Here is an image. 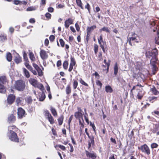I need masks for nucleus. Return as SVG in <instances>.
Returning <instances> with one entry per match:
<instances>
[{
  "label": "nucleus",
  "mask_w": 159,
  "mask_h": 159,
  "mask_svg": "<svg viewBox=\"0 0 159 159\" xmlns=\"http://www.w3.org/2000/svg\"><path fill=\"white\" fill-rule=\"evenodd\" d=\"M29 81L30 83L35 87H36V86L38 83V81L34 78H30Z\"/></svg>",
  "instance_id": "obj_12"
},
{
  "label": "nucleus",
  "mask_w": 159,
  "mask_h": 159,
  "mask_svg": "<svg viewBox=\"0 0 159 159\" xmlns=\"http://www.w3.org/2000/svg\"><path fill=\"white\" fill-rule=\"evenodd\" d=\"M159 37L158 36L155 38V43L156 44H159V42L158 41Z\"/></svg>",
  "instance_id": "obj_62"
},
{
  "label": "nucleus",
  "mask_w": 159,
  "mask_h": 159,
  "mask_svg": "<svg viewBox=\"0 0 159 159\" xmlns=\"http://www.w3.org/2000/svg\"><path fill=\"white\" fill-rule=\"evenodd\" d=\"M45 16L47 18L50 19L51 16V15L49 13H47L45 14Z\"/></svg>",
  "instance_id": "obj_53"
},
{
  "label": "nucleus",
  "mask_w": 159,
  "mask_h": 159,
  "mask_svg": "<svg viewBox=\"0 0 159 159\" xmlns=\"http://www.w3.org/2000/svg\"><path fill=\"white\" fill-rule=\"evenodd\" d=\"M157 68L155 66V65L153 66V68L152 70H153V74H155L157 70Z\"/></svg>",
  "instance_id": "obj_54"
},
{
  "label": "nucleus",
  "mask_w": 159,
  "mask_h": 159,
  "mask_svg": "<svg viewBox=\"0 0 159 159\" xmlns=\"http://www.w3.org/2000/svg\"><path fill=\"white\" fill-rule=\"evenodd\" d=\"M73 20L70 18L66 20L65 22V26L66 28H68L70 25L72 24L73 23Z\"/></svg>",
  "instance_id": "obj_10"
},
{
  "label": "nucleus",
  "mask_w": 159,
  "mask_h": 159,
  "mask_svg": "<svg viewBox=\"0 0 159 159\" xmlns=\"http://www.w3.org/2000/svg\"><path fill=\"white\" fill-rule=\"evenodd\" d=\"M72 116H70V117L69 120H68V124L69 126L70 125V123L71 121L72 120Z\"/></svg>",
  "instance_id": "obj_63"
},
{
  "label": "nucleus",
  "mask_w": 159,
  "mask_h": 159,
  "mask_svg": "<svg viewBox=\"0 0 159 159\" xmlns=\"http://www.w3.org/2000/svg\"><path fill=\"white\" fill-rule=\"evenodd\" d=\"M79 111L75 113V116L76 118L80 119L81 118L82 122L84 121L83 118V114L82 113V110L80 108H79Z\"/></svg>",
  "instance_id": "obj_7"
},
{
  "label": "nucleus",
  "mask_w": 159,
  "mask_h": 159,
  "mask_svg": "<svg viewBox=\"0 0 159 159\" xmlns=\"http://www.w3.org/2000/svg\"><path fill=\"white\" fill-rule=\"evenodd\" d=\"M23 70L26 77L29 78L30 75L29 71L25 68H23Z\"/></svg>",
  "instance_id": "obj_23"
},
{
  "label": "nucleus",
  "mask_w": 159,
  "mask_h": 159,
  "mask_svg": "<svg viewBox=\"0 0 159 159\" xmlns=\"http://www.w3.org/2000/svg\"><path fill=\"white\" fill-rule=\"evenodd\" d=\"M53 10V8L52 7H49L48 8V11L50 12H52Z\"/></svg>",
  "instance_id": "obj_59"
},
{
  "label": "nucleus",
  "mask_w": 159,
  "mask_h": 159,
  "mask_svg": "<svg viewBox=\"0 0 159 159\" xmlns=\"http://www.w3.org/2000/svg\"><path fill=\"white\" fill-rule=\"evenodd\" d=\"M7 136L9 139L11 141L16 142H19V139L17 134L15 132H8Z\"/></svg>",
  "instance_id": "obj_3"
},
{
  "label": "nucleus",
  "mask_w": 159,
  "mask_h": 159,
  "mask_svg": "<svg viewBox=\"0 0 159 159\" xmlns=\"http://www.w3.org/2000/svg\"><path fill=\"white\" fill-rule=\"evenodd\" d=\"M33 66L36 70L39 69L40 68L35 63H33Z\"/></svg>",
  "instance_id": "obj_52"
},
{
  "label": "nucleus",
  "mask_w": 159,
  "mask_h": 159,
  "mask_svg": "<svg viewBox=\"0 0 159 159\" xmlns=\"http://www.w3.org/2000/svg\"><path fill=\"white\" fill-rule=\"evenodd\" d=\"M158 53L157 49L156 48H155L151 51L146 52L145 55L147 57L150 58L152 57V59L154 60V61H156L157 60V57Z\"/></svg>",
  "instance_id": "obj_1"
},
{
  "label": "nucleus",
  "mask_w": 159,
  "mask_h": 159,
  "mask_svg": "<svg viewBox=\"0 0 159 159\" xmlns=\"http://www.w3.org/2000/svg\"><path fill=\"white\" fill-rule=\"evenodd\" d=\"M158 146V145L155 143H153L151 144V147L152 149L156 148Z\"/></svg>",
  "instance_id": "obj_40"
},
{
  "label": "nucleus",
  "mask_w": 159,
  "mask_h": 159,
  "mask_svg": "<svg viewBox=\"0 0 159 159\" xmlns=\"http://www.w3.org/2000/svg\"><path fill=\"white\" fill-rule=\"evenodd\" d=\"M66 92L67 94H69L71 91V89L70 86L69 85H68L66 88Z\"/></svg>",
  "instance_id": "obj_35"
},
{
  "label": "nucleus",
  "mask_w": 159,
  "mask_h": 159,
  "mask_svg": "<svg viewBox=\"0 0 159 159\" xmlns=\"http://www.w3.org/2000/svg\"><path fill=\"white\" fill-rule=\"evenodd\" d=\"M37 7L36 6H31L27 8L26 9L27 11H35L37 9Z\"/></svg>",
  "instance_id": "obj_25"
},
{
  "label": "nucleus",
  "mask_w": 159,
  "mask_h": 159,
  "mask_svg": "<svg viewBox=\"0 0 159 159\" xmlns=\"http://www.w3.org/2000/svg\"><path fill=\"white\" fill-rule=\"evenodd\" d=\"M26 101L28 103H31L32 102V100L31 97H29L27 98L26 99Z\"/></svg>",
  "instance_id": "obj_39"
},
{
  "label": "nucleus",
  "mask_w": 159,
  "mask_h": 159,
  "mask_svg": "<svg viewBox=\"0 0 159 159\" xmlns=\"http://www.w3.org/2000/svg\"><path fill=\"white\" fill-rule=\"evenodd\" d=\"M21 99H22V98H20L19 97L17 98L16 102L17 105H19V104L21 101Z\"/></svg>",
  "instance_id": "obj_44"
},
{
  "label": "nucleus",
  "mask_w": 159,
  "mask_h": 159,
  "mask_svg": "<svg viewBox=\"0 0 159 159\" xmlns=\"http://www.w3.org/2000/svg\"><path fill=\"white\" fill-rule=\"evenodd\" d=\"M48 43H49L48 40L47 39H46L45 40V42H44V44H45V45H46V46H48Z\"/></svg>",
  "instance_id": "obj_61"
},
{
  "label": "nucleus",
  "mask_w": 159,
  "mask_h": 159,
  "mask_svg": "<svg viewBox=\"0 0 159 159\" xmlns=\"http://www.w3.org/2000/svg\"><path fill=\"white\" fill-rule=\"evenodd\" d=\"M75 28H76V30L78 31H79L80 30V28L79 26V25H78V24L77 23H76L75 24Z\"/></svg>",
  "instance_id": "obj_55"
},
{
  "label": "nucleus",
  "mask_w": 159,
  "mask_h": 159,
  "mask_svg": "<svg viewBox=\"0 0 159 159\" xmlns=\"http://www.w3.org/2000/svg\"><path fill=\"white\" fill-rule=\"evenodd\" d=\"M80 83L84 85L85 86H88V84L86 83L82 79H80Z\"/></svg>",
  "instance_id": "obj_41"
},
{
  "label": "nucleus",
  "mask_w": 159,
  "mask_h": 159,
  "mask_svg": "<svg viewBox=\"0 0 159 159\" xmlns=\"http://www.w3.org/2000/svg\"><path fill=\"white\" fill-rule=\"evenodd\" d=\"M20 3H22L21 1H20L18 0H15L14 1V3L15 4L18 5L19 4H20Z\"/></svg>",
  "instance_id": "obj_48"
},
{
  "label": "nucleus",
  "mask_w": 159,
  "mask_h": 159,
  "mask_svg": "<svg viewBox=\"0 0 159 159\" xmlns=\"http://www.w3.org/2000/svg\"><path fill=\"white\" fill-rule=\"evenodd\" d=\"M6 57L7 60L8 61H11L12 60V56L10 52H8L7 54Z\"/></svg>",
  "instance_id": "obj_22"
},
{
  "label": "nucleus",
  "mask_w": 159,
  "mask_h": 159,
  "mask_svg": "<svg viewBox=\"0 0 159 159\" xmlns=\"http://www.w3.org/2000/svg\"><path fill=\"white\" fill-rule=\"evenodd\" d=\"M47 118L49 121L50 122V124H52L54 123V121L52 115H50V116L47 117Z\"/></svg>",
  "instance_id": "obj_26"
},
{
  "label": "nucleus",
  "mask_w": 159,
  "mask_h": 159,
  "mask_svg": "<svg viewBox=\"0 0 159 159\" xmlns=\"http://www.w3.org/2000/svg\"><path fill=\"white\" fill-rule=\"evenodd\" d=\"M37 71H38V75L39 76H42L43 75V72L40 68L37 70Z\"/></svg>",
  "instance_id": "obj_46"
},
{
  "label": "nucleus",
  "mask_w": 159,
  "mask_h": 159,
  "mask_svg": "<svg viewBox=\"0 0 159 159\" xmlns=\"http://www.w3.org/2000/svg\"><path fill=\"white\" fill-rule=\"evenodd\" d=\"M152 93L154 95H156L158 94V91L156 90V89L155 87H154V88L152 89Z\"/></svg>",
  "instance_id": "obj_43"
},
{
  "label": "nucleus",
  "mask_w": 159,
  "mask_h": 159,
  "mask_svg": "<svg viewBox=\"0 0 159 159\" xmlns=\"http://www.w3.org/2000/svg\"><path fill=\"white\" fill-rule=\"evenodd\" d=\"M78 85V82L77 81L75 80L74 81L73 86L74 89H76Z\"/></svg>",
  "instance_id": "obj_45"
},
{
  "label": "nucleus",
  "mask_w": 159,
  "mask_h": 159,
  "mask_svg": "<svg viewBox=\"0 0 159 159\" xmlns=\"http://www.w3.org/2000/svg\"><path fill=\"white\" fill-rule=\"evenodd\" d=\"M55 39V37L53 35H51L49 37V40L50 41L52 42Z\"/></svg>",
  "instance_id": "obj_51"
},
{
  "label": "nucleus",
  "mask_w": 159,
  "mask_h": 159,
  "mask_svg": "<svg viewBox=\"0 0 159 159\" xmlns=\"http://www.w3.org/2000/svg\"><path fill=\"white\" fill-rule=\"evenodd\" d=\"M96 84L98 85L99 86L100 88H101L102 84L99 80H97L96 82Z\"/></svg>",
  "instance_id": "obj_49"
},
{
  "label": "nucleus",
  "mask_w": 159,
  "mask_h": 159,
  "mask_svg": "<svg viewBox=\"0 0 159 159\" xmlns=\"http://www.w3.org/2000/svg\"><path fill=\"white\" fill-rule=\"evenodd\" d=\"M104 62L106 64V65H107V70H108V69L109 68V66H110V63H107L106 62V59H105L104 60Z\"/></svg>",
  "instance_id": "obj_60"
},
{
  "label": "nucleus",
  "mask_w": 159,
  "mask_h": 159,
  "mask_svg": "<svg viewBox=\"0 0 159 159\" xmlns=\"http://www.w3.org/2000/svg\"><path fill=\"white\" fill-rule=\"evenodd\" d=\"M44 115L46 117H48L51 115V114L49 113V111L47 110H45L44 111Z\"/></svg>",
  "instance_id": "obj_34"
},
{
  "label": "nucleus",
  "mask_w": 159,
  "mask_h": 159,
  "mask_svg": "<svg viewBox=\"0 0 159 159\" xmlns=\"http://www.w3.org/2000/svg\"><path fill=\"white\" fill-rule=\"evenodd\" d=\"M15 96L13 94L9 95L7 98V101L8 104H11L15 101Z\"/></svg>",
  "instance_id": "obj_8"
},
{
  "label": "nucleus",
  "mask_w": 159,
  "mask_h": 159,
  "mask_svg": "<svg viewBox=\"0 0 159 159\" xmlns=\"http://www.w3.org/2000/svg\"><path fill=\"white\" fill-rule=\"evenodd\" d=\"M90 5L88 3H87V5L85 6V8H87L89 12L90 11Z\"/></svg>",
  "instance_id": "obj_58"
},
{
  "label": "nucleus",
  "mask_w": 159,
  "mask_h": 159,
  "mask_svg": "<svg viewBox=\"0 0 159 159\" xmlns=\"http://www.w3.org/2000/svg\"><path fill=\"white\" fill-rule=\"evenodd\" d=\"M96 28V26L95 25H93L90 27H88L87 29V34H89L95 28Z\"/></svg>",
  "instance_id": "obj_18"
},
{
  "label": "nucleus",
  "mask_w": 159,
  "mask_h": 159,
  "mask_svg": "<svg viewBox=\"0 0 159 159\" xmlns=\"http://www.w3.org/2000/svg\"><path fill=\"white\" fill-rule=\"evenodd\" d=\"M64 119V116L63 115H61L60 117L58 119V122L59 125H61L63 122Z\"/></svg>",
  "instance_id": "obj_20"
},
{
  "label": "nucleus",
  "mask_w": 159,
  "mask_h": 159,
  "mask_svg": "<svg viewBox=\"0 0 159 159\" xmlns=\"http://www.w3.org/2000/svg\"><path fill=\"white\" fill-rule=\"evenodd\" d=\"M144 94V92L142 90H140L139 91L137 96L139 99H141Z\"/></svg>",
  "instance_id": "obj_21"
},
{
  "label": "nucleus",
  "mask_w": 159,
  "mask_h": 159,
  "mask_svg": "<svg viewBox=\"0 0 159 159\" xmlns=\"http://www.w3.org/2000/svg\"><path fill=\"white\" fill-rule=\"evenodd\" d=\"M98 42L99 43L100 45V46L101 47V48H102L103 51L104 52H105V50L104 46H103V45H102V44L101 43L99 39H98Z\"/></svg>",
  "instance_id": "obj_38"
},
{
  "label": "nucleus",
  "mask_w": 159,
  "mask_h": 159,
  "mask_svg": "<svg viewBox=\"0 0 159 159\" xmlns=\"http://www.w3.org/2000/svg\"><path fill=\"white\" fill-rule=\"evenodd\" d=\"M17 114L19 118L21 119L25 116V111L22 108L20 107L18 109Z\"/></svg>",
  "instance_id": "obj_9"
},
{
  "label": "nucleus",
  "mask_w": 159,
  "mask_h": 159,
  "mask_svg": "<svg viewBox=\"0 0 159 159\" xmlns=\"http://www.w3.org/2000/svg\"><path fill=\"white\" fill-rule=\"evenodd\" d=\"M114 74L116 75L118 73V67L117 66V64L116 63L114 66Z\"/></svg>",
  "instance_id": "obj_27"
},
{
  "label": "nucleus",
  "mask_w": 159,
  "mask_h": 159,
  "mask_svg": "<svg viewBox=\"0 0 159 159\" xmlns=\"http://www.w3.org/2000/svg\"><path fill=\"white\" fill-rule=\"evenodd\" d=\"M30 58L32 61H34L35 60V58L34 55L32 52H30L29 53Z\"/></svg>",
  "instance_id": "obj_31"
},
{
  "label": "nucleus",
  "mask_w": 159,
  "mask_h": 159,
  "mask_svg": "<svg viewBox=\"0 0 159 159\" xmlns=\"http://www.w3.org/2000/svg\"><path fill=\"white\" fill-rule=\"evenodd\" d=\"M138 148L141 150L142 152L148 155H149L150 153V149L147 145L146 144L141 146L140 147H138Z\"/></svg>",
  "instance_id": "obj_4"
},
{
  "label": "nucleus",
  "mask_w": 159,
  "mask_h": 159,
  "mask_svg": "<svg viewBox=\"0 0 159 159\" xmlns=\"http://www.w3.org/2000/svg\"><path fill=\"white\" fill-rule=\"evenodd\" d=\"M74 66L75 65H71V64H70V67H69V71L70 72L73 69V66Z\"/></svg>",
  "instance_id": "obj_57"
},
{
  "label": "nucleus",
  "mask_w": 159,
  "mask_h": 159,
  "mask_svg": "<svg viewBox=\"0 0 159 159\" xmlns=\"http://www.w3.org/2000/svg\"><path fill=\"white\" fill-rule=\"evenodd\" d=\"M40 54L42 59L43 60H44L47 58L48 55L45 51L41 50L40 52Z\"/></svg>",
  "instance_id": "obj_11"
},
{
  "label": "nucleus",
  "mask_w": 159,
  "mask_h": 159,
  "mask_svg": "<svg viewBox=\"0 0 159 159\" xmlns=\"http://www.w3.org/2000/svg\"><path fill=\"white\" fill-rule=\"evenodd\" d=\"M16 118L13 114H11L8 117V121L9 123H13L15 121Z\"/></svg>",
  "instance_id": "obj_15"
},
{
  "label": "nucleus",
  "mask_w": 159,
  "mask_h": 159,
  "mask_svg": "<svg viewBox=\"0 0 159 159\" xmlns=\"http://www.w3.org/2000/svg\"><path fill=\"white\" fill-rule=\"evenodd\" d=\"M45 98V95L44 93H42L40 94L39 96V100L40 101H43L44 100Z\"/></svg>",
  "instance_id": "obj_29"
},
{
  "label": "nucleus",
  "mask_w": 159,
  "mask_h": 159,
  "mask_svg": "<svg viewBox=\"0 0 159 159\" xmlns=\"http://www.w3.org/2000/svg\"><path fill=\"white\" fill-rule=\"evenodd\" d=\"M6 91V89L4 86L0 84V93H4Z\"/></svg>",
  "instance_id": "obj_24"
},
{
  "label": "nucleus",
  "mask_w": 159,
  "mask_h": 159,
  "mask_svg": "<svg viewBox=\"0 0 159 159\" xmlns=\"http://www.w3.org/2000/svg\"><path fill=\"white\" fill-rule=\"evenodd\" d=\"M70 64L75 65V58L73 57H71V62Z\"/></svg>",
  "instance_id": "obj_42"
},
{
  "label": "nucleus",
  "mask_w": 159,
  "mask_h": 159,
  "mask_svg": "<svg viewBox=\"0 0 159 159\" xmlns=\"http://www.w3.org/2000/svg\"><path fill=\"white\" fill-rule=\"evenodd\" d=\"M128 41L129 43L131 45H132V44L134 43L135 42L139 43V39L138 37H131L129 38L128 39Z\"/></svg>",
  "instance_id": "obj_6"
},
{
  "label": "nucleus",
  "mask_w": 159,
  "mask_h": 159,
  "mask_svg": "<svg viewBox=\"0 0 159 159\" xmlns=\"http://www.w3.org/2000/svg\"><path fill=\"white\" fill-rule=\"evenodd\" d=\"M23 57L25 59V60L26 61L29 62L28 61V57H27L26 54L25 52V53L23 54Z\"/></svg>",
  "instance_id": "obj_50"
},
{
  "label": "nucleus",
  "mask_w": 159,
  "mask_h": 159,
  "mask_svg": "<svg viewBox=\"0 0 159 159\" xmlns=\"http://www.w3.org/2000/svg\"><path fill=\"white\" fill-rule=\"evenodd\" d=\"M59 147L61 149L63 150H65L66 149V148L63 145H58Z\"/></svg>",
  "instance_id": "obj_56"
},
{
  "label": "nucleus",
  "mask_w": 159,
  "mask_h": 159,
  "mask_svg": "<svg viewBox=\"0 0 159 159\" xmlns=\"http://www.w3.org/2000/svg\"><path fill=\"white\" fill-rule=\"evenodd\" d=\"M59 42L61 46L62 47H64L65 45V42L62 39H60Z\"/></svg>",
  "instance_id": "obj_47"
},
{
  "label": "nucleus",
  "mask_w": 159,
  "mask_h": 159,
  "mask_svg": "<svg viewBox=\"0 0 159 159\" xmlns=\"http://www.w3.org/2000/svg\"><path fill=\"white\" fill-rule=\"evenodd\" d=\"M15 87L17 90L19 91H23L25 88V83L21 80H18L16 81Z\"/></svg>",
  "instance_id": "obj_2"
},
{
  "label": "nucleus",
  "mask_w": 159,
  "mask_h": 159,
  "mask_svg": "<svg viewBox=\"0 0 159 159\" xmlns=\"http://www.w3.org/2000/svg\"><path fill=\"white\" fill-rule=\"evenodd\" d=\"M89 138L90 139V140H89V143H90L92 145H94V137L93 136H90V137Z\"/></svg>",
  "instance_id": "obj_33"
},
{
  "label": "nucleus",
  "mask_w": 159,
  "mask_h": 159,
  "mask_svg": "<svg viewBox=\"0 0 159 159\" xmlns=\"http://www.w3.org/2000/svg\"><path fill=\"white\" fill-rule=\"evenodd\" d=\"M36 87L39 89L41 90L42 91L44 89V87L42 84L39 83V82L37 85Z\"/></svg>",
  "instance_id": "obj_32"
},
{
  "label": "nucleus",
  "mask_w": 159,
  "mask_h": 159,
  "mask_svg": "<svg viewBox=\"0 0 159 159\" xmlns=\"http://www.w3.org/2000/svg\"><path fill=\"white\" fill-rule=\"evenodd\" d=\"M85 154L87 157L90 159H96L97 157L96 153L93 151L89 152L86 150Z\"/></svg>",
  "instance_id": "obj_5"
},
{
  "label": "nucleus",
  "mask_w": 159,
  "mask_h": 159,
  "mask_svg": "<svg viewBox=\"0 0 159 159\" xmlns=\"http://www.w3.org/2000/svg\"><path fill=\"white\" fill-rule=\"evenodd\" d=\"M17 129H18L16 128V126L13 125L9 126L8 127V132H15L14 131H16Z\"/></svg>",
  "instance_id": "obj_13"
},
{
  "label": "nucleus",
  "mask_w": 159,
  "mask_h": 159,
  "mask_svg": "<svg viewBox=\"0 0 159 159\" xmlns=\"http://www.w3.org/2000/svg\"><path fill=\"white\" fill-rule=\"evenodd\" d=\"M102 31H105L109 33L110 32V30L107 27H104L99 30V31L100 32H101Z\"/></svg>",
  "instance_id": "obj_30"
},
{
  "label": "nucleus",
  "mask_w": 159,
  "mask_h": 159,
  "mask_svg": "<svg viewBox=\"0 0 159 159\" xmlns=\"http://www.w3.org/2000/svg\"><path fill=\"white\" fill-rule=\"evenodd\" d=\"M7 81L6 77L5 76H2L0 77V82L3 84H5Z\"/></svg>",
  "instance_id": "obj_28"
},
{
  "label": "nucleus",
  "mask_w": 159,
  "mask_h": 159,
  "mask_svg": "<svg viewBox=\"0 0 159 159\" xmlns=\"http://www.w3.org/2000/svg\"><path fill=\"white\" fill-rule=\"evenodd\" d=\"M61 61L59 60L57 61V67H59L61 66Z\"/></svg>",
  "instance_id": "obj_64"
},
{
  "label": "nucleus",
  "mask_w": 159,
  "mask_h": 159,
  "mask_svg": "<svg viewBox=\"0 0 159 159\" xmlns=\"http://www.w3.org/2000/svg\"><path fill=\"white\" fill-rule=\"evenodd\" d=\"M50 111L54 116H57V112L55 108L51 107H50Z\"/></svg>",
  "instance_id": "obj_16"
},
{
  "label": "nucleus",
  "mask_w": 159,
  "mask_h": 159,
  "mask_svg": "<svg viewBox=\"0 0 159 159\" xmlns=\"http://www.w3.org/2000/svg\"><path fill=\"white\" fill-rule=\"evenodd\" d=\"M14 61L17 64L20 63L22 61L21 57H20L19 55L17 53L16 55L15 56Z\"/></svg>",
  "instance_id": "obj_14"
},
{
  "label": "nucleus",
  "mask_w": 159,
  "mask_h": 159,
  "mask_svg": "<svg viewBox=\"0 0 159 159\" xmlns=\"http://www.w3.org/2000/svg\"><path fill=\"white\" fill-rule=\"evenodd\" d=\"M105 90L107 93H111L113 91L112 88L109 85L106 86L105 87Z\"/></svg>",
  "instance_id": "obj_19"
},
{
  "label": "nucleus",
  "mask_w": 159,
  "mask_h": 159,
  "mask_svg": "<svg viewBox=\"0 0 159 159\" xmlns=\"http://www.w3.org/2000/svg\"><path fill=\"white\" fill-rule=\"evenodd\" d=\"M68 65V63L67 61L64 62L63 64V68L65 69H66L67 68Z\"/></svg>",
  "instance_id": "obj_36"
},
{
  "label": "nucleus",
  "mask_w": 159,
  "mask_h": 159,
  "mask_svg": "<svg viewBox=\"0 0 159 159\" xmlns=\"http://www.w3.org/2000/svg\"><path fill=\"white\" fill-rule=\"evenodd\" d=\"M7 40V36L4 34H0V41L3 42Z\"/></svg>",
  "instance_id": "obj_17"
},
{
  "label": "nucleus",
  "mask_w": 159,
  "mask_h": 159,
  "mask_svg": "<svg viewBox=\"0 0 159 159\" xmlns=\"http://www.w3.org/2000/svg\"><path fill=\"white\" fill-rule=\"evenodd\" d=\"M76 2L77 5L80 7L81 8L83 9L82 6V2L81 0H76Z\"/></svg>",
  "instance_id": "obj_37"
}]
</instances>
